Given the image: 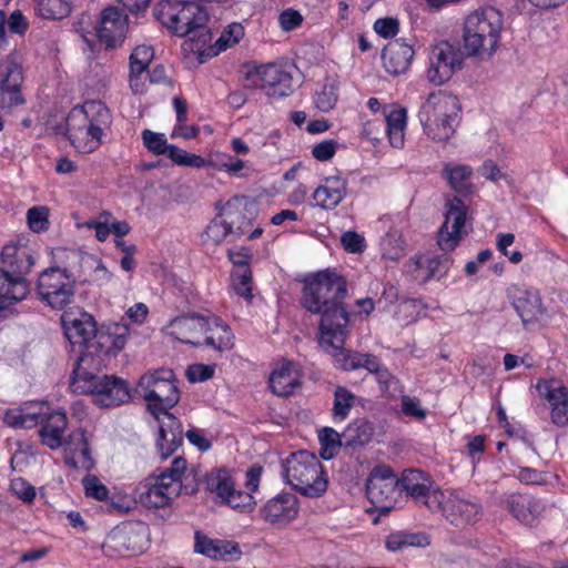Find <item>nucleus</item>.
I'll return each mask as SVG.
<instances>
[{"label": "nucleus", "mask_w": 568, "mask_h": 568, "mask_svg": "<svg viewBox=\"0 0 568 568\" xmlns=\"http://www.w3.org/2000/svg\"><path fill=\"white\" fill-rule=\"evenodd\" d=\"M507 507L518 523L528 527L537 526L547 510V504L542 499L520 494L510 495Z\"/></svg>", "instance_id": "bb28decb"}, {"label": "nucleus", "mask_w": 568, "mask_h": 568, "mask_svg": "<svg viewBox=\"0 0 568 568\" xmlns=\"http://www.w3.org/2000/svg\"><path fill=\"white\" fill-rule=\"evenodd\" d=\"M463 64V52L456 44L447 40L437 41L429 47L426 78L430 83L442 85L450 80Z\"/></svg>", "instance_id": "9b49d317"}, {"label": "nucleus", "mask_w": 568, "mask_h": 568, "mask_svg": "<svg viewBox=\"0 0 568 568\" xmlns=\"http://www.w3.org/2000/svg\"><path fill=\"white\" fill-rule=\"evenodd\" d=\"M10 490L24 504L32 503L37 495L34 486L21 477L11 479Z\"/></svg>", "instance_id": "e2e57ef3"}, {"label": "nucleus", "mask_w": 568, "mask_h": 568, "mask_svg": "<svg viewBox=\"0 0 568 568\" xmlns=\"http://www.w3.org/2000/svg\"><path fill=\"white\" fill-rule=\"evenodd\" d=\"M202 344L217 351L230 349L233 346V334L230 327L217 317H207Z\"/></svg>", "instance_id": "58836bf2"}, {"label": "nucleus", "mask_w": 568, "mask_h": 568, "mask_svg": "<svg viewBox=\"0 0 568 568\" xmlns=\"http://www.w3.org/2000/svg\"><path fill=\"white\" fill-rule=\"evenodd\" d=\"M374 435V426L365 418L353 420L343 433V439L346 445H365L369 443Z\"/></svg>", "instance_id": "c03bdc74"}, {"label": "nucleus", "mask_w": 568, "mask_h": 568, "mask_svg": "<svg viewBox=\"0 0 568 568\" xmlns=\"http://www.w3.org/2000/svg\"><path fill=\"white\" fill-rule=\"evenodd\" d=\"M245 36L244 26L240 22H232L227 24L216 39L214 44L210 48V55H217L219 53L233 48Z\"/></svg>", "instance_id": "a18cd8bd"}, {"label": "nucleus", "mask_w": 568, "mask_h": 568, "mask_svg": "<svg viewBox=\"0 0 568 568\" xmlns=\"http://www.w3.org/2000/svg\"><path fill=\"white\" fill-rule=\"evenodd\" d=\"M154 58V49L149 44L136 45L130 55V70L144 73Z\"/></svg>", "instance_id": "4d7b16f0"}, {"label": "nucleus", "mask_w": 568, "mask_h": 568, "mask_svg": "<svg viewBox=\"0 0 568 568\" xmlns=\"http://www.w3.org/2000/svg\"><path fill=\"white\" fill-rule=\"evenodd\" d=\"M343 434L339 435L335 429L325 427L318 432L320 453L322 458L332 459L341 449Z\"/></svg>", "instance_id": "864d4df0"}, {"label": "nucleus", "mask_w": 568, "mask_h": 568, "mask_svg": "<svg viewBox=\"0 0 568 568\" xmlns=\"http://www.w3.org/2000/svg\"><path fill=\"white\" fill-rule=\"evenodd\" d=\"M64 460L70 467L83 470H91L95 465V460L92 456V450L90 447V437L84 443L81 450L68 452L64 457Z\"/></svg>", "instance_id": "5fc2aeb1"}, {"label": "nucleus", "mask_w": 568, "mask_h": 568, "mask_svg": "<svg viewBox=\"0 0 568 568\" xmlns=\"http://www.w3.org/2000/svg\"><path fill=\"white\" fill-rule=\"evenodd\" d=\"M136 393L145 400L158 428L156 446L163 459L170 457L183 440L182 425L170 413L180 400L175 374L170 368L148 371L138 384Z\"/></svg>", "instance_id": "f257e3e1"}, {"label": "nucleus", "mask_w": 568, "mask_h": 568, "mask_svg": "<svg viewBox=\"0 0 568 568\" xmlns=\"http://www.w3.org/2000/svg\"><path fill=\"white\" fill-rule=\"evenodd\" d=\"M131 389L125 381L113 375H102L92 402L101 408L116 407L129 403Z\"/></svg>", "instance_id": "c85d7f7f"}, {"label": "nucleus", "mask_w": 568, "mask_h": 568, "mask_svg": "<svg viewBox=\"0 0 568 568\" xmlns=\"http://www.w3.org/2000/svg\"><path fill=\"white\" fill-rule=\"evenodd\" d=\"M294 72L295 68L292 64L267 63L256 67L252 77L267 97L284 98L295 90Z\"/></svg>", "instance_id": "4468645a"}, {"label": "nucleus", "mask_w": 568, "mask_h": 568, "mask_svg": "<svg viewBox=\"0 0 568 568\" xmlns=\"http://www.w3.org/2000/svg\"><path fill=\"white\" fill-rule=\"evenodd\" d=\"M195 551L215 560H234L241 555L236 544L213 539L205 535H195Z\"/></svg>", "instance_id": "c9c22d12"}, {"label": "nucleus", "mask_w": 568, "mask_h": 568, "mask_svg": "<svg viewBox=\"0 0 568 568\" xmlns=\"http://www.w3.org/2000/svg\"><path fill=\"white\" fill-rule=\"evenodd\" d=\"M515 476L524 484L527 485H545L549 483V478L554 476L548 473L538 471L530 467L518 468Z\"/></svg>", "instance_id": "338daca9"}, {"label": "nucleus", "mask_w": 568, "mask_h": 568, "mask_svg": "<svg viewBox=\"0 0 568 568\" xmlns=\"http://www.w3.org/2000/svg\"><path fill=\"white\" fill-rule=\"evenodd\" d=\"M142 140L144 146L154 154H168L170 158L171 144L168 143L166 136L163 133L144 130L142 132Z\"/></svg>", "instance_id": "bf43d9fd"}, {"label": "nucleus", "mask_w": 568, "mask_h": 568, "mask_svg": "<svg viewBox=\"0 0 568 568\" xmlns=\"http://www.w3.org/2000/svg\"><path fill=\"white\" fill-rule=\"evenodd\" d=\"M23 413L24 428H32L43 420L53 410L51 406L43 400H32L20 406Z\"/></svg>", "instance_id": "de8ad7c7"}, {"label": "nucleus", "mask_w": 568, "mask_h": 568, "mask_svg": "<svg viewBox=\"0 0 568 568\" xmlns=\"http://www.w3.org/2000/svg\"><path fill=\"white\" fill-rule=\"evenodd\" d=\"M207 317L201 315H183L173 318L163 327L165 335L184 344L202 345Z\"/></svg>", "instance_id": "393cba45"}, {"label": "nucleus", "mask_w": 568, "mask_h": 568, "mask_svg": "<svg viewBox=\"0 0 568 568\" xmlns=\"http://www.w3.org/2000/svg\"><path fill=\"white\" fill-rule=\"evenodd\" d=\"M341 148H343V143L338 140H323L312 146V155L321 162L329 161Z\"/></svg>", "instance_id": "680f3d73"}, {"label": "nucleus", "mask_w": 568, "mask_h": 568, "mask_svg": "<svg viewBox=\"0 0 568 568\" xmlns=\"http://www.w3.org/2000/svg\"><path fill=\"white\" fill-rule=\"evenodd\" d=\"M257 210L256 202L245 195H235L227 200L221 207L220 213L206 226L203 241L219 245L233 230V225L239 223L241 233H245V225L251 224Z\"/></svg>", "instance_id": "1a4fd4ad"}, {"label": "nucleus", "mask_w": 568, "mask_h": 568, "mask_svg": "<svg viewBox=\"0 0 568 568\" xmlns=\"http://www.w3.org/2000/svg\"><path fill=\"white\" fill-rule=\"evenodd\" d=\"M399 479L387 465L373 468L366 485L371 503L381 510L393 508L398 494Z\"/></svg>", "instance_id": "a211bd4d"}, {"label": "nucleus", "mask_w": 568, "mask_h": 568, "mask_svg": "<svg viewBox=\"0 0 568 568\" xmlns=\"http://www.w3.org/2000/svg\"><path fill=\"white\" fill-rule=\"evenodd\" d=\"M82 486L87 497L99 501H106L109 499V489L97 476H84L82 479Z\"/></svg>", "instance_id": "052dcab7"}, {"label": "nucleus", "mask_w": 568, "mask_h": 568, "mask_svg": "<svg viewBox=\"0 0 568 568\" xmlns=\"http://www.w3.org/2000/svg\"><path fill=\"white\" fill-rule=\"evenodd\" d=\"M67 425L65 412L53 409L42 423L40 429L41 442L51 449L60 448L64 444L63 434Z\"/></svg>", "instance_id": "4c0bfd02"}, {"label": "nucleus", "mask_w": 568, "mask_h": 568, "mask_svg": "<svg viewBox=\"0 0 568 568\" xmlns=\"http://www.w3.org/2000/svg\"><path fill=\"white\" fill-rule=\"evenodd\" d=\"M356 396L345 387H337L334 393L333 419L341 423L349 415L355 405Z\"/></svg>", "instance_id": "09e8293b"}, {"label": "nucleus", "mask_w": 568, "mask_h": 568, "mask_svg": "<svg viewBox=\"0 0 568 568\" xmlns=\"http://www.w3.org/2000/svg\"><path fill=\"white\" fill-rule=\"evenodd\" d=\"M514 306L526 326L541 323L546 317V308L536 290L523 291L515 300Z\"/></svg>", "instance_id": "f704fd0d"}, {"label": "nucleus", "mask_w": 568, "mask_h": 568, "mask_svg": "<svg viewBox=\"0 0 568 568\" xmlns=\"http://www.w3.org/2000/svg\"><path fill=\"white\" fill-rule=\"evenodd\" d=\"M30 292L27 278L11 276L0 268V312H9Z\"/></svg>", "instance_id": "473e14b6"}, {"label": "nucleus", "mask_w": 568, "mask_h": 568, "mask_svg": "<svg viewBox=\"0 0 568 568\" xmlns=\"http://www.w3.org/2000/svg\"><path fill=\"white\" fill-rule=\"evenodd\" d=\"M424 253L416 254L405 264V272L414 281L425 283L432 278V272Z\"/></svg>", "instance_id": "6e6d98bb"}, {"label": "nucleus", "mask_w": 568, "mask_h": 568, "mask_svg": "<svg viewBox=\"0 0 568 568\" xmlns=\"http://www.w3.org/2000/svg\"><path fill=\"white\" fill-rule=\"evenodd\" d=\"M126 29V17L118 8L110 7L102 11L95 34L101 44L115 48L123 42Z\"/></svg>", "instance_id": "a878e982"}, {"label": "nucleus", "mask_w": 568, "mask_h": 568, "mask_svg": "<svg viewBox=\"0 0 568 568\" xmlns=\"http://www.w3.org/2000/svg\"><path fill=\"white\" fill-rule=\"evenodd\" d=\"M283 478L300 494L316 498L327 489V476L320 459L307 450L292 453L283 463Z\"/></svg>", "instance_id": "0eeeda50"}, {"label": "nucleus", "mask_w": 568, "mask_h": 568, "mask_svg": "<svg viewBox=\"0 0 568 568\" xmlns=\"http://www.w3.org/2000/svg\"><path fill=\"white\" fill-rule=\"evenodd\" d=\"M379 251L384 260L396 262L406 253V241L402 230L392 227L381 239Z\"/></svg>", "instance_id": "79ce46f5"}, {"label": "nucleus", "mask_w": 568, "mask_h": 568, "mask_svg": "<svg viewBox=\"0 0 568 568\" xmlns=\"http://www.w3.org/2000/svg\"><path fill=\"white\" fill-rule=\"evenodd\" d=\"M432 511H440L450 524L464 527L480 518L481 505L475 497L463 491H444L440 506Z\"/></svg>", "instance_id": "f3484780"}, {"label": "nucleus", "mask_w": 568, "mask_h": 568, "mask_svg": "<svg viewBox=\"0 0 568 568\" xmlns=\"http://www.w3.org/2000/svg\"><path fill=\"white\" fill-rule=\"evenodd\" d=\"M385 544L389 551H403L409 547L424 548L429 545V539L424 534L393 531L386 537Z\"/></svg>", "instance_id": "37998d69"}, {"label": "nucleus", "mask_w": 568, "mask_h": 568, "mask_svg": "<svg viewBox=\"0 0 568 568\" xmlns=\"http://www.w3.org/2000/svg\"><path fill=\"white\" fill-rule=\"evenodd\" d=\"M149 536V527L144 523H122L108 534L103 548L119 556L139 555L148 548Z\"/></svg>", "instance_id": "f8f14e48"}, {"label": "nucleus", "mask_w": 568, "mask_h": 568, "mask_svg": "<svg viewBox=\"0 0 568 568\" xmlns=\"http://www.w3.org/2000/svg\"><path fill=\"white\" fill-rule=\"evenodd\" d=\"M130 335V327L125 322L110 323L97 331L94 346L97 353H118L124 348Z\"/></svg>", "instance_id": "c756f323"}, {"label": "nucleus", "mask_w": 568, "mask_h": 568, "mask_svg": "<svg viewBox=\"0 0 568 568\" xmlns=\"http://www.w3.org/2000/svg\"><path fill=\"white\" fill-rule=\"evenodd\" d=\"M384 118L390 145L402 149L405 143L407 110L396 103H390L384 109Z\"/></svg>", "instance_id": "e433bc0d"}, {"label": "nucleus", "mask_w": 568, "mask_h": 568, "mask_svg": "<svg viewBox=\"0 0 568 568\" xmlns=\"http://www.w3.org/2000/svg\"><path fill=\"white\" fill-rule=\"evenodd\" d=\"M260 514L267 524L284 528L297 518L300 503L294 494L280 493L264 503Z\"/></svg>", "instance_id": "412c9836"}, {"label": "nucleus", "mask_w": 568, "mask_h": 568, "mask_svg": "<svg viewBox=\"0 0 568 568\" xmlns=\"http://www.w3.org/2000/svg\"><path fill=\"white\" fill-rule=\"evenodd\" d=\"M207 13L196 2L165 0L155 8V18L174 34L184 37L199 33L203 43L211 41V32L206 29Z\"/></svg>", "instance_id": "423d86ee"}, {"label": "nucleus", "mask_w": 568, "mask_h": 568, "mask_svg": "<svg viewBox=\"0 0 568 568\" xmlns=\"http://www.w3.org/2000/svg\"><path fill=\"white\" fill-rule=\"evenodd\" d=\"M302 372L300 366L287 359H281L274 364L268 377L271 392L276 396H288L300 387Z\"/></svg>", "instance_id": "cd10ccee"}, {"label": "nucleus", "mask_w": 568, "mask_h": 568, "mask_svg": "<svg viewBox=\"0 0 568 568\" xmlns=\"http://www.w3.org/2000/svg\"><path fill=\"white\" fill-rule=\"evenodd\" d=\"M473 168L466 164L446 163L443 168V176L449 186L462 194H468L473 190L470 179Z\"/></svg>", "instance_id": "ea45409f"}, {"label": "nucleus", "mask_w": 568, "mask_h": 568, "mask_svg": "<svg viewBox=\"0 0 568 568\" xmlns=\"http://www.w3.org/2000/svg\"><path fill=\"white\" fill-rule=\"evenodd\" d=\"M215 368V364H193L187 367L186 377L191 383L205 382L213 377Z\"/></svg>", "instance_id": "774afa93"}, {"label": "nucleus", "mask_w": 568, "mask_h": 568, "mask_svg": "<svg viewBox=\"0 0 568 568\" xmlns=\"http://www.w3.org/2000/svg\"><path fill=\"white\" fill-rule=\"evenodd\" d=\"M64 336L72 345L91 349L94 346L97 323L93 316L81 308L65 311L61 315Z\"/></svg>", "instance_id": "6ab92c4d"}, {"label": "nucleus", "mask_w": 568, "mask_h": 568, "mask_svg": "<svg viewBox=\"0 0 568 568\" xmlns=\"http://www.w3.org/2000/svg\"><path fill=\"white\" fill-rule=\"evenodd\" d=\"M36 9L44 19H62L71 11L70 0H36Z\"/></svg>", "instance_id": "8fccbe9b"}, {"label": "nucleus", "mask_w": 568, "mask_h": 568, "mask_svg": "<svg viewBox=\"0 0 568 568\" xmlns=\"http://www.w3.org/2000/svg\"><path fill=\"white\" fill-rule=\"evenodd\" d=\"M444 217L438 232V245L449 252L468 234V205L458 196L447 197Z\"/></svg>", "instance_id": "ddd939ff"}, {"label": "nucleus", "mask_w": 568, "mask_h": 568, "mask_svg": "<svg viewBox=\"0 0 568 568\" xmlns=\"http://www.w3.org/2000/svg\"><path fill=\"white\" fill-rule=\"evenodd\" d=\"M109 122L110 113L106 106L100 101H88L69 112L68 139L80 153H90L100 146Z\"/></svg>", "instance_id": "39448f33"}, {"label": "nucleus", "mask_w": 568, "mask_h": 568, "mask_svg": "<svg viewBox=\"0 0 568 568\" xmlns=\"http://www.w3.org/2000/svg\"><path fill=\"white\" fill-rule=\"evenodd\" d=\"M345 326L337 324V326L327 329L328 336L326 339H324V331L321 332L320 344L333 357L336 367L343 371H354L358 368L359 353L343 347L346 337Z\"/></svg>", "instance_id": "4be33fe9"}, {"label": "nucleus", "mask_w": 568, "mask_h": 568, "mask_svg": "<svg viewBox=\"0 0 568 568\" xmlns=\"http://www.w3.org/2000/svg\"><path fill=\"white\" fill-rule=\"evenodd\" d=\"M33 265L34 256L30 248L13 244L6 245L2 248L0 268L8 272L11 276L26 278V274Z\"/></svg>", "instance_id": "72a5a7b5"}, {"label": "nucleus", "mask_w": 568, "mask_h": 568, "mask_svg": "<svg viewBox=\"0 0 568 568\" xmlns=\"http://www.w3.org/2000/svg\"><path fill=\"white\" fill-rule=\"evenodd\" d=\"M170 159L178 165L189 166L193 169H203L207 168L206 158L197 155L195 153H190L183 149H180L175 145H171L170 148Z\"/></svg>", "instance_id": "13d9d810"}, {"label": "nucleus", "mask_w": 568, "mask_h": 568, "mask_svg": "<svg viewBox=\"0 0 568 568\" xmlns=\"http://www.w3.org/2000/svg\"><path fill=\"white\" fill-rule=\"evenodd\" d=\"M37 290L42 303L63 310L74 300L77 280L67 268L49 267L40 273Z\"/></svg>", "instance_id": "9d476101"}, {"label": "nucleus", "mask_w": 568, "mask_h": 568, "mask_svg": "<svg viewBox=\"0 0 568 568\" xmlns=\"http://www.w3.org/2000/svg\"><path fill=\"white\" fill-rule=\"evenodd\" d=\"M346 283L336 273L320 272L305 282L302 304L311 313L321 315L320 333L339 325H347L348 314L344 307Z\"/></svg>", "instance_id": "f03ea898"}, {"label": "nucleus", "mask_w": 568, "mask_h": 568, "mask_svg": "<svg viewBox=\"0 0 568 568\" xmlns=\"http://www.w3.org/2000/svg\"><path fill=\"white\" fill-rule=\"evenodd\" d=\"M536 389L550 406V417L555 425L568 424V388L557 379H539Z\"/></svg>", "instance_id": "5701e85b"}, {"label": "nucleus", "mask_w": 568, "mask_h": 568, "mask_svg": "<svg viewBox=\"0 0 568 568\" xmlns=\"http://www.w3.org/2000/svg\"><path fill=\"white\" fill-rule=\"evenodd\" d=\"M186 473V460L175 457L169 469L154 473L136 486L139 501L149 508L169 505L180 494Z\"/></svg>", "instance_id": "6e6552de"}, {"label": "nucleus", "mask_w": 568, "mask_h": 568, "mask_svg": "<svg viewBox=\"0 0 568 568\" xmlns=\"http://www.w3.org/2000/svg\"><path fill=\"white\" fill-rule=\"evenodd\" d=\"M206 163L207 168L225 172L233 176H240L241 172L247 166L245 160L222 151H211L206 156Z\"/></svg>", "instance_id": "a19ab883"}, {"label": "nucleus", "mask_w": 568, "mask_h": 568, "mask_svg": "<svg viewBox=\"0 0 568 568\" xmlns=\"http://www.w3.org/2000/svg\"><path fill=\"white\" fill-rule=\"evenodd\" d=\"M503 28V13L494 7L469 13L463 28V43L467 55L480 61L489 60L499 47Z\"/></svg>", "instance_id": "20e7f679"}, {"label": "nucleus", "mask_w": 568, "mask_h": 568, "mask_svg": "<svg viewBox=\"0 0 568 568\" xmlns=\"http://www.w3.org/2000/svg\"><path fill=\"white\" fill-rule=\"evenodd\" d=\"M206 487L222 504L232 509L241 513L253 509L254 497L250 493L236 489L231 474L225 469L212 470L206 476Z\"/></svg>", "instance_id": "dca6fc26"}, {"label": "nucleus", "mask_w": 568, "mask_h": 568, "mask_svg": "<svg viewBox=\"0 0 568 568\" xmlns=\"http://www.w3.org/2000/svg\"><path fill=\"white\" fill-rule=\"evenodd\" d=\"M347 180L339 173L325 176L312 193V205L325 211L336 209L347 195Z\"/></svg>", "instance_id": "b1692460"}, {"label": "nucleus", "mask_w": 568, "mask_h": 568, "mask_svg": "<svg viewBox=\"0 0 568 568\" xmlns=\"http://www.w3.org/2000/svg\"><path fill=\"white\" fill-rule=\"evenodd\" d=\"M94 358L91 355H83L79 358L70 378V389L74 394L94 396V392L102 379V375L91 371Z\"/></svg>", "instance_id": "2f4dec72"}, {"label": "nucleus", "mask_w": 568, "mask_h": 568, "mask_svg": "<svg viewBox=\"0 0 568 568\" xmlns=\"http://www.w3.org/2000/svg\"><path fill=\"white\" fill-rule=\"evenodd\" d=\"M111 213L102 212L97 220L85 222L83 225L88 229H92L95 232V237L100 242H104L111 233Z\"/></svg>", "instance_id": "0e129e2a"}, {"label": "nucleus", "mask_w": 568, "mask_h": 568, "mask_svg": "<svg viewBox=\"0 0 568 568\" xmlns=\"http://www.w3.org/2000/svg\"><path fill=\"white\" fill-rule=\"evenodd\" d=\"M460 110L459 99L455 94L446 90L430 92L418 111L425 136L445 145L456 132Z\"/></svg>", "instance_id": "7ed1b4c3"}, {"label": "nucleus", "mask_w": 568, "mask_h": 568, "mask_svg": "<svg viewBox=\"0 0 568 568\" xmlns=\"http://www.w3.org/2000/svg\"><path fill=\"white\" fill-rule=\"evenodd\" d=\"M415 51L413 45L403 39L389 42L383 50V65L389 74L398 75L405 73L412 63Z\"/></svg>", "instance_id": "7c9ffc66"}, {"label": "nucleus", "mask_w": 568, "mask_h": 568, "mask_svg": "<svg viewBox=\"0 0 568 568\" xmlns=\"http://www.w3.org/2000/svg\"><path fill=\"white\" fill-rule=\"evenodd\" d=\"M51 210L47 205H36L28 209L26 213L27 225L33 233L40 234L50 229Z\"/></svg>", "instance_id": "3c124183"}, {"label": "nucleus", "mask_w": 568, "mask_h": 568, "mask_svg": "<svg viewBox=\"0 0 568 568\" xmlns=\"http://www.w3.org/2000/svg\"><path fill=\"white\" fill-rule=\"evenodd\" d=\"M23 59L11 52L0 60V106L14 108L24 103L21 87L24 80Z\"/></svg>", "instance_id": "2eb2a0df"}, {"label": "nucleus", "mask_w": 568, "mask_h": 568, "mask_svg": "<svg viewBox=\"0 0 568 568\" xmlns=\"http://www.w3.org/2000/svg\"><path fill=\"white\" fill-rule=\"evenodd\" d=\"M314 104L321 112H329L338 101V82L327 79L314 94Z\"/></svg>", "instance_id": "49530a36"}, {"label": "nucleus", "mask_w": 568, "mask_h": 568, "mask_svg": "<svg viewBox=\"0 0 568 568\" xmlns=\"http://www.w3.org/2000/svg\"><path fill=\"white\" fill-rule=\"evenodd\" d=\"M231 288L233 293L247 303L253 298L252 272L250 268L235 270L231 274Z\"/></svg>", "instance_id": "603ef678"}, {"label": "nucleus", "mask_w": 568, "mask_h": 568, "mask_svg": "<svg viewBox=\"0 0 568 568\" xmlns=\"http://www.w3.org/2000/svg\"><path fill=\"white\" fill-rule=\"evenodd\" d=\"M400 409L405 416L416 420H423L427 415V412L425 408H423L420 400L408 395L402 396Z\"/></svg>", "instance_id": "69168bd1"}, {"label": "nucleus", "mask_w": 568, "mask_h": 568, "mask_svg": "<svg viewBox=\"0 0 568 568\" xmlns=\"http://www.w3.org/2000/svg\"><path fill=\"white\" fill-rule=\"evenodd\" d=\"M399 485L417 503H422L429 510L438 508L440 500H444V491L434 484L430 477L420 470H405Z\"/></svg>", "instance_id": "aec40b11"}]
</instances>
